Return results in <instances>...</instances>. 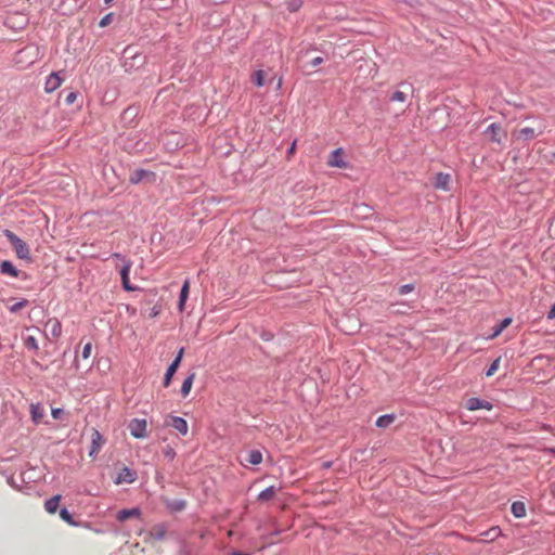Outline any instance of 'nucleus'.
<instances>
[{
	"label": "nucleus",
	"mask_w": 555,
	"mask_h": 555,
	"mask_svg": "<svg viewBox=\"0 0 555 555\" xmlns=\"http://www.w3.org/2000/svg\"><path fill=\"white\" fill-rule=\"evenodd\" d=\"M189 293H190V284H189V281L186 280L182 284V287H181L180 294H179L178 309L180 311L184 310L185 302L189 298Z\"/></svg>",
	"instance_id": "obj_17"
},
{
	"label": "nucleus",
	"mask_w": 555,
	"mask_h": 555,
	"mask_svg": "<svg viewBox=\"0 0 555 555\" xmlns=\"http://www.w3.org/2000/svg\"><path fill=\"white\" fill-rule=\"evenodd\" d=\"M183 354H184V348L181 347L179 349V351L177 352V354H176L175 359L172 360V362L168 365V367L166 370V373H165V376H164V380H163V386L165 388L169 387V385L171 384L172 377H173V375L176 374V372L178 371V369H179V366L181 364Z\"/></svg>",
	"instance_id": "obj_3"
},
{
	"label": "nucleus",
	"mask_w": 555,
	"mask_h": 555,
	"mask_svg": "<svg viewBox=\"0 0 555 555\" xmlns=\"http://www.w3.org/2000/svg\"><path fill=\"white\" fill-rule=\"evenodd\" d=\"M0 273L15 279L28 280L30 276L27 272L18 270L12 261L2 260L0 262Z\"/></svg>",
	"instance_id": "obj_4"
},
{
	"label": "nucleus",
	"mask_w": 555,
	"mask_h": 555,
	"mask_svg": "<svg viewBox=\"0 0 555 555\" xmlns=\"http://www.w3.org/2000/svg\"><path fill=\"white\" fill-rule=\"evenodd\" d=\"M166 425L175 428L182 436H185L189 430L188 422L181 416H170Z\"/></svg>",
	"instance_id": "obj_11"
},
{
	"label": "nucleus",
	"mask_w": 555,
	"mask_h": 555,
	"mask_svg": "<svg viewBox=\"0 0 555 555\" xmlns=\"http://www.w3.org/2000/svg\"><path fill=\"white\" fill-rule=\"evenodd\" d=\"M163 454L168 461H173V459L176 457V451L170 446H166L163 448Z\"/></svg>",
	"instance_id": "obj_39"
},
{
	"label": "nucleus",
	"mask_w": 555,
	"mask_h": 555,
	"mask_svg": "<svg viewBox=\"0 0 555 555\" xmlns=\"http://www.w3.org/2000/svg\"><path fill=\"white\" fill-rule=\"evenodd\" d=\"M29 304V301L25 298L21 299L20 301L15 302L14 305H12L9 310L10 312L12 313H16L18 312L20 310H22L24 307H26L27 305Z\"/></svg>",
	"instance_id": "obj_36"
},
{
	"label": "nucleus",
	"mask_w": 555,
	"mask_h": 555,
	"mask_svg": "<svg viewBox=\"0 0 555 555\" xmlns=\"http://www.w3.org/2000/svg\"><path fill=\"white\" fill-rule=\"evenodd\" d=\"M553 157L555 158V152L553 153Z\"/></svg>",
	"instance_id": "obj_59"
},
{
	"label": "nucleus",
	"mask_w": 555,
	"mask_h": 555,
	"mask_svg": "<svg viewBox=\"0 0 555 555\" xmlns=\"http://www.w3.org/2000/svg\"><path fill=\"white\" fill-rule=\"evenodd\" d=\"M323 61H324L323 57L317 56L311 60L310 64L312 67H317V66L321 65L323 63Z\"/></svg>",
	"instance_id": "obj_46"
},
{
	"label": "nucleus",
	"mask_w": 555,
	"mask_h": 555,
	"mask_svg": "<svg viewBox=\"0 0 555 555\" xmlns=\"http://www.w3.org/2000/svg\"><path fill=\"white\" fill-rule=\"evenodd\" d=\"M44 415V410L39 403L30 404V417L36 425L42 423Z\"/></svg>",
	"instance_id": "obj_15"
},
{
	"label": "nucleus",
	"mask_w": 555,
	"mask_h": 555,
	"mask_svg": "<svg viewBox=\"0 0 555 555\" xmlns=\"http://www.w3.org/2000/svg\"><path fill=\"white\" fill-rule=\"evenodd\" d=\"M485 134L489 135V140L493 143H496L498 145H502L503 139H505L507 135L506 131L499 122H492L489 125L485 130Z\"/></svg>",
	"instance_id": "obj_5"
},
{
	"label": "nucleus",
	"mask_w": 555,
	"mask_h": 555,
	"mask_svg": "<svg viewBox=\"0 0 555 555\" xmlns=\"http://www.w3.org/2000/svg\"><path fill=\"white\" fill-rule=\"evenodd\" d=\"M515 135L518 140L531 141L538 135V133H535L533 128L525 127L518 130Z\"/></svg>",
	"instance_id": "obj_20"
},
{
	"label": "nucleus",
	"mask_w": 555,
	"mask_h": 555,
	"mask_svg": "<svg viewBox=\"0 0 555 555\" xmlns=\"http://www.w3.org/2000/svg\"><path fill=\"white\" fill-rule=\"evenodd\" d=\"M159 314V308L158 307H153L152 310H151V313H150V317L151 318H155Z\"/></svg>",
	"instance_id": "obj_48"
},
{
	"label": "nucleus",
	"mask_w": 555,
	"mask_h": 555,
	"mask_svg": "<svg viewBox=\"0 0 555 555\" xmlns=\"http://www.w3.org/2000/svg\"><path fill=\"white\" fill-rule=\"evenodd\" d=\"M60 517L70 526L77 525V522L74 520L73 514L66 507H62L60 509Z\"/></svg>",
	"instance_id": "obj_30"
},
{
	"label": "nucleus",
	"mask_w": 555,
	"mask_h": 555,
	"mask_svg": "<svg viewBox=\"0 0 555 555\" xmlns=\"http://www.w3.org/2000/svg\"><path fill=\"white\" fill-rule=\"evenodd\" d=\"M64 95V103L66 105H72L75 103V101L77 100V96H78V92L76 91H68L66 92V90H63L61 93H60V98Z\"/></svg>",
	"instance_id": "obj_31"
},
{
	"label": "nucleus",
	"mask_w": 555,
	"mask_h": 555,
	"mask_svg": "<svg viewBox=\"0 0 555 555\" xmlns=\"http://www.w3.org/2000/svg\"><path fill=\"white\" fill-rule=\"evenodd\" d=\"M128 429L137 439L146 437V420L144 418H132L128 424Z\"/></svg>",
	"instance_id": "obj_6"
},
{
	"label": "nucleus",
	"mask_w": 555,
	"mask_h": 555,
	"mask_svg": "<svg viewBox=\"0 0 555 555\" xmlns=\"http://www.w3.org/2000/svg\"><path fill=\"white\" fill-rule=\"evenodd\" d=\"M91 350H92V345L91 343H88L83 346L82 348V352H81V357L82 359H88L91 354Z\"/></svg>",
	"instance_id": "obj_44"
},
{
	"label": "nucleus",
	"mask_w": 555,
	"mask_h": 555,
	"mask_svg": "<svg viewBox=\"0 0 555 555\" xmlns=\"http://www.w3.org/2000/svg\"><path fill=\"white\" fill-rule=\"evenodd\" d=\"M276 493V488L274 486H270L263 489L259 494L257 500L260 502H266L271 500Z\"/></svg>",
	"instance_id": "obj_27"
},
{
	"label": "nucleus",
	"mask_w": 555,
	"mask_h": 555,
	"mask_svg": "<svg viewBox=\"0 0 555 555\" xmlns=\"http://www.w3.org/2000/svg\"><path fill=\"white\" fill-rule=\"evenodd\" d=\"M406 93L404 91L397 90L395 91L390 96L389 101L391 102H405L406 101Z\"/></svg>",
	"instance_id": "obj_35"
},
{
	"label": "nucleus",
	"mask_w": 555,
	"mask_h": 555,
	"mask_svg": "<svg viewBox=\"0 0 555 555\" xmlns=\"http://www.w3.org/2000/svg\"><path fill=\"white\" fill-rule=\"evenodd\" d=\"M24 346L27 350L33 351L34 353L39 352V345L37 339L34 336H27L24 338Z\"/></svg>",
	"instance_id": "obj_28"
},
{
	"label": "nucleus",
	"mask_w": 555,
	"mask_h": 555,
	"mask_svg": "<svg viewBox=\"0 0 555 555\" xmlns=\"http://www.w3.org/2000/svg\"><path fill=\"white\" fill-rule=\"evenodd\" d=\"M142 515V511L140 507L135 506L132 508H124L117 512L116 519L118 521H126L130 518L140 519Z\"/></svg>",
	"instance_id": "obj_13"
},
{
	"label": "nucleus",
	"mask_w": 555,
	"mask_h": 555,
	"mask_svg": "<svg viewBox=\"0 0 555 555\" xmlns=\"http://www.w3.org/2000/svg\"><path fill=\"white\" fill-rule=\"evenodd\" d=\"M230 555H249L248 553H243L238 550H233Z\"/></svg>",
	"instance_id": "obj_50"
},
{
	"label": "nucleus",
	"mask_w": 555,
	"mask_h": 555,
	"mask_svg": "<svg viewBox=\"0 0 555 555\" xmlns=\"http://www.w3.org/2000/svg\"><path fill=\"white\" fill-rule=\"evenodd\" d=\"M511 512L516 518H522L526 516V505L521 501H515L512 503Z\"/></svg>",
	"instance_id": "obj_24"
},
{
	"label": "nucleus",
	"mask_w": 555,
	"mask_h": 555,
	"mask_svg": "<svg viewBox=\"0 0 555 555\" xmlns=\"http://www.w3.org/2000/svg\"><path fill=\"white\" fill-rule=\"evenodd\" d=\"M131 267H132V261L125 260V263L122 264V267L119 271L121 280L129 278Z\"/></svg>",
	"instance_id": "obj_34"
},
{
	"label": "nucleus",
	"mask_w": 555,
	"mask_h": 555,
	"mask_svg": "<svg viewBox=\"0 0 555 555\" xmlns=\"http://www.w3.org/2000/svg\"><path fill=\"white\" fill-rule=\"evenodd\" d=\"M124 57H125L124 66L127 69L139 68V67L143 66V64L145 63V56L142 55L141 53L134 51V49L130 46H128L124 50Z\"/></svg>",
	"instance_id": "obj_2"
},
{
	"label": "nucleus",
	"mask_w": 555,
	"mask_h": 555,
	"mask_svg": "<svg viewBox=\"0 0 555 555\" xmlns=\"http://www.w3.org/2000/svg\"><path fill=\"white\" fill-rule=\"evenodd\" d=\"M48 325H50L51 335L53 337H60L62 334V324L57 319L50 320Z\"/></svg>",
	"instance_id": "obj_29"
},
{
	"label": "nucleus",
	"mask_w": 555,
	"mask_h": 555,
	"mask_svg": "<svg viewBox=\"0 0 555 555\" xmlns=\"http://www.w3.org/2000/svg\"><path fill=\"white\" fill-rule=\"evenodd\" d=\"M331 465H332V462H325V463L323 464V467H324V468H330V467H331Z\"/></svg>",
	"instance_id": "obj_54"
},
{
	"label": "nucleus",
	"mask_w": 555,
	"mask_h": 555,
	"mask_svg": "<svg viewBox=\"0 0 555 555\" xmlns=\"http://www.w3.org/2000/svg\"><path fill=\"white\" fill-rule=\"evenodd\" d=\"M166 507L173 513H179L186 507V502L182 499L167 500Z\"/></svg>",
	"instance_id": "obj_19"
},
{
	"label": "nucleus",
	"mask_w": 555,
	"mask_h": 555,
	"mask_svg": "<svg viewBox=\"0 0 555 555\" xmlns=\"http://www.w3.org/2000/svg\"><path fill=\"white\" fill-rule=\"evenodd\" d=\"M155 178H156L155 172L140 168V169H135L130 172L129 182L131 184H138L144 180L154 182Z\"/></svg>",
	"instance_id": "obj_8"
},
{
	"label": "nucleus",
	"mask_w": 555,
	"mask_h": 555,
	"mask_svg": "<svg viewBox=\"0 0 555 555\" xmlns=\"http://www.w3.org/2000/svg\"><path fill=\"white\" fill-rule=\"evenodd\" d=\"M166 533H167V526L164 522L155 525L150 531L151 537L158 541L164 540L166 537Z\"/></svg>",
	"instance_id": "obj_18"
},
{
	"label": "nucleus",
	"mask_w": 555,
	"mask_h": 555,
	"mask_svg": "<svg viewBox=\"0 0 555 555\" xmlns=\"http://www.w3.org/2000/svg\"><path fill=\"white\" fill-rule=\"evenodd\" d=\"M295 150V143L292 144V146L288 149V153H293Z\"/></svg>",
	"instance_id": "obj_55"
},
{
	"label": "nucleus",
	"mask_w": 555,
	"mask_h": 555,
	"mask_svg": "<svg viewBox=\"0 0 555 555\" xmlns=\"http://www.w3.org/2000/svg\"><path fill=\"white\" fill-rule=\"evenodd\" d=\"M3 235L10 242L17 258L30 261L29 247L22 238H20L14 232L9 229L3 230Z\"/></svg>",
	"instance_id": "obj_1"
},
{
	"label": "nucleus",
	"mask_w": 555,
	"mask_h": 555,
	"mask_svg": "<svg viewBox=\"0 0 555 555\" xmlns=\"http://www.w3.org/2000/svg\"><path fill=\"white\" fill-rule=\"evenodd\" d=\"M274 337V334L271 332V331H268V330H262L260 332V338L264 341H270L272 340Z\"/></svg>",
	"instance_id": "obj_42"
},
{
	"label": "nucleus",
	"mask_w": 555,
	"mask_h": 555,
	"mask_svg": "<svg viewBox=\"0 0 555 555\" xmlns=\"http://www.w3.org/2000/svg\"><path fill=\"white\" fill-rule=\"evenodd\" d=\"M511 323V318H504L500 323L493 326L492 333L488 336V338L493 339L498 337Z\"/></svg>",
	"instance_id": "obj_21"
},
{
	"label": "nucleus",
	"mask_w": 555,
	"mask_h": 555,
	"mask_svg": "<svg viewBox=\"0 0 555 555\" xmlns=\"http://www.w3.org/2000/svg\"><path fill=\"white\" fill-rule=\"evenodd\" d=\"M137 479L138 473L134 469L129 468L128 466H122L121 469L116 475V477L114 478V483H133Z\"/></svg>",
	"instance_id": "obj_7"
},
{
	"label": "nucleus",
	"mask_w": 555,
	"mask_h": 555,
	"mask_svg": "<svg viewBox=\"0 0 555 555\" xmlns=\"http://www.w3.org/2000/svg\"><path fill=\"white\" fill-rule=\"evenodd\" d=\"M130 62L139 63V59L138 60H130Z\"/></svg>",
	"instance_id": "obj_57"
},
{
	"label": "nucleus",
	"mask_w": 555,
	"mask_h": 555,
	"mask_svg": "<svg viewBox=\"0 0 555 555\" xmlns=\"http://www.w3.org/2000/svg\"><path fill=\"white\" fill-rule=\"evenodd\" d=\"M245 461L251 465H259L262 462V453L259 450H250Z\"/></svg>",
	"instance_id": "obj_26"
},
{
	"label": "nucleus",
	"mask_w": 555,
	"mask_h": 555,
	"mask_svg": "<svg viewBox=\"0 0 555 555\" xmlns=\"http://www.w3.org/2000/svg\"><path fill=\"white\" fill-rule=\"evenodd\" d=\"M302 5V1L301 0H292L288 5H287V9L289 12H296L300 9V7Z\"/></svg>",
	"instance_id": "obj_40"
},
{
	"label": "nucleus",
	"mask_w": 555,
	"mask_h": 555,
	"mask_svg": "<svg viewBox=\"0 0 555 555\" xmlns=\"http://www.w3.org/2000/svg\"><path fill=\"white\" fill-rule=\"evenodd\" d=\"M280 532H281V530H274V531H272V532L269 534V537H276V535H279V534H280Z\"/></svg>",
	"instance_id": "obj_52"
},
{
	"label": "nucleus",
	"mask_w": 555,
	"mask_h": 555,
	"mask_svg": "<svg viewBox=\"0 0 555 555\" xmlns=\"http://www.w3.org/2000/svg\"><path fill=\"white\" fill-rule=\"evenodd\" d=\"M194 379L195 373H190L183 380L180 389V393L183 398H186L190 395Z\"/></svg>",
	"instance_id": "obj_23"
},
{
	"label": "nucleus",
	"mask_w": 555,
	"mask_h": 555,
	"mask_svg": "<svg viewBox=\"0 0 555 555\" xmlns=\"http://www.w3.org/2000/svg\"><path fill=\"white\" fill-rule=\"evenodd\" d=\"M112 0H104L105 3H109Z\"/></svg>",
	"instance_id": "obj_58"
},
{
	"label": "nucleus",
	"mask_w": 555,
	"mask_h": 555,
	"mask_svg": "<svg viewBox=\"0 0 555 555\" xmlns=\"http://www.w3.org/2000/svg\"><path fill=\"white\" fill-rule=\"evenodd\" d=\"M465 408L468 411H477L480 409L490 411L493 409V404L488 400L477 398V397H470L466 400Z\"/></svg>",
	"instance_id": "obj_9"
},
{
	"label": "nucleus",
	"mask_w": 555,
	"mask_h": 555,
	"mask_svg": "<svg viewBox=\"0 0 555 555\" xmlns=\"http://www.w3.org/2000/svg\"><path fill=\"white\" fill-rule=\"evenodd\" d=\"M501 535H503L501 528L499 526H493L490 529L485 530L480 533V541L492 542Z\"/></svg>",
	"instance_id": "obj_14"
},
{
	"label": "nucleus",
	"mask_w": 555,
	"mask_h": 555,
	"mask_svg": "<svg viewBox=\"0 0 555 555\" xmlns=\"http://www.w3.org/2000/svg\"><path fill=\"white\" fill-rule=\"evenodd\" d=\"M253 82L257 87H262L264 85V72L261 69H258L253 75Z\"/></svg>",
	"instance_id": "obj_32"
},
{
	"label": "nucleus",
	"mask_w": 555,
	"mask_h": 555,
	"mask_svg": "<svg viewBox=\"0 0 555 555\" xmlns=\"http://www.w3.org/2000/svg\"><path fill=\"white\" fill-rule=\"evenodd\" d=\"M415 289V285L413 283L400 285L397 291L399 295H406Z\"/></svg>",
	"instance_id": "obj_38"
},
{
	"label": "nucleus",
	"mask_w": 555,
	"mask_h": 555,
	"mask_svg": "<svg viewBox=\"0 0 555 555\" xmlns=\"http://www.w3.org/2000/svg\"><path fill=\"white\" fill-rule=\"evenodd\" d=\"M449 181V176L448 175H443L441 172H439L437 175V182H436V186L437 188H442V189H447V183Z\"/></svg>",
	"instance_id": "obj_37"
},
{
	"label": "nucleus",
	"mask_w": 555,
	"mask_h": 555,
	"mask_svg": "<svg viewBox=\"0 0 555 555\" xmlns=\"http://www.w3.org/2000/svg\"><path fill=\"white\" fill-rule=\"evenodd\" d=\"M102 443H103L102 435L96 429H94L93 434H92V438H91V448L89 450V455L93 456L94 454H96L99 452Z\"/></svg>",
	"instance_id": "obj_16"
},
{
	"label": "nucleus",
	"mask_w": 555,
	"mask_h": 555,
	"mask_svg": "<svg viewBox=\"0 0 555 555\" xmlns=\"http://www.w3.org/2000/svg\"><path fill=\"white\" fill-rule=\"evenodd\" d=\"M61 499H62L61 494H55V495L51 496L50 499H48L44 502L46 511L49 514H54L57 511Z\"/></svg>",
	"instance_id": "obj_22"
},
{
	"label": "nucleus",
	"mask_w": 555,
	"mask_h": 555,
	"mask_svg": "<svg viewBox=\"0 0 555 555\" xmlns=\"http://www.w3.org/2000/svg\"><path fill=\"white\" fill-rule=\"evenodd\" d=\"M121 285H122V288L126 291V292H133V291H137L138 287L132 285L130 283V279H124L121 280Z\"/></svg>",
	"instance_id": "obj_41"
},
{
	"label": "nucleus",
	"mask_w": 555,
	"mask_h": 555,
	"mask_svg": "<svg viewBox=\"0 0 555 555\" xmlns=\"http://www.w3.org/2000/svg\"><path fill=\"white\" fill-rule=\"evenodd\" d=\"M547 319H555V302L552 305L551 309L547 312Z\"/></svg>",
	"instance_id": "obj_47"
},
{
	"label": "nucleus",
	"mask_w": 555,
	"mask_h": 555,
	"mask_svg": "<svg viewBox=\"0 0 555 555\" xmlns=\"http://www.w3.org/2000/svg\"><path fill=\"white\" fill-rule=\"evenodd\" d=\"M400 86L404 87V88H408V89H412V85H410L408 82H404V81L400 82Z\"/></svg>",
	"instance_id": "obj_51"
},
{
	"label": "nucleus",
	"mask_w": 555,
	"mask_h": 555,
	"mask_svg": "<svg viewBox=\"0 0 555 555\" xmlns=\"http://www.w3.org/2000/svg\"><path fill=\"white\" fill-rule=\"evenodd\" d=\"M112 18H113V13H108V14L104 15V16L101 18L100 23H99L100 27H105V26H107L108 24H111Z\"/></svg>",
	"instance_id": "obj_43"
},
{
	"label": "nucleus",
	"mask_w": 555,
	"mask_h": 555,
	"mask_svg": "<svg viewBox=\"0 0 555 555\" xmlns=\"http://www.w3.org/2000/svg\"><path fill=\"white\" fill-rule=\"evenodd\" d=\"M327 164H328L331 167H336V168H347L348 164H347V162H345V160H344V152H343V150H341L340 147H339V149L334 150V151L330 154V157H328Z\"/></svg>",
	"instance_id": "obj_12"
},
{
	"label": "nucleus",
	"mask_w": 555,
	"mask_h": 555,
	"mask_svg": "<svg viewBox=\"0 0 555 555\" xmlns=\"http://www.w3.org/2000/svg\"><path fill=\"white\" fill-rule=\"evenodd\" d=\"M9 483H10L12 487H17V486L15 485V481L13 480V478H11V479L9 480Z\"/></svg>",
	"instance_id": "obj_56"
},
{
	"label": "nucleus",
	"mask_w": 555,
	"mask_h": 555,
	"mask_svg": "<svg viewBox=\"0 0 555 555\" xmlns=\"http://www.w3.org/2000/svg\"><path fill=\"white\" fill-rule=\"evenodd\" d=\"M112 257H114V258H116V259H121L124 262H125V260H127V259H126L124 256H121V254H119V253H114V254L112 255Z\"/></svg>",
	"instance_id": "obj_49"
},
{
	"label": "nucleus",
	"mask_w": 555,
	"mask_h": 555,
	"mask_svg": "<svg viewBox=\"0 0 555 555\" xmlns=\"http://www.w3.org/2000/svg\"><path fill=\"white\" fill-rule=\"evenodd\" d=\"M64 413H65V412H64V410H63V409H61V408H53V409L51 410V414H52V417H53L54 420H61V418H62V416L64 415Z\"/></svg>",
	"instance_id": "obj_45"
},
{
	"label": "nucleus",
	"mask_w": 555,
	"mask_h": 555,
	"mask_svg": "<svg viewBox=\"0 0 555 555\" xmlns=\"http://www.w3.org/2000/svg\"><path fill=\"white\" fill-rule=\"evenodd\" d=\"M396 420V415L395 414H384V415H380L376 422H375V425L379 428H386L388 427L389 425H391Z\"/></svg>",
	"instance_id": "obj_25"
},
{
	"label": "nucleus",
	"mask_w": 555,
	"mask_h": 555,
	"mask_svg": "<svg viewBox=\"0 0 555 555\" xmlns=\"http://www.w3.org/2000/svg\"><path fill=\"white\" fill-rule=\"evenodd\" d=\"M132 111H133V108H132V107H128V108H126V109L124 111V115H127V114L131 113Z\"/></svg>",
	"instance_id": "obj_53"
},
{
	"label": "nucleus",
	"mask_w": 555,
	"mask_h": 555,
	"mask_svg": "<svg viewBox=\"0 0 555 555\" xmlns=\"http://www.w3.org/2000/svg\"><path fill=\"white\" fill-rule=\"evenodd\" d=\"M64 74V72H53L51 73L47 79H46V83H44V91L47 93H51L53 91H55L62 83L63 81V77L62 75Z\"/></svg>",
	"instance_id": "obj_10"
},
{
	"label": "nucleus",
	"mask_w": 555,
	"mask_h": 555,
	"mask_svg": "<svg viewBox=\"0 0 555 555\" xmlns=\"http://www.w3.org/2000/svg\"><path fill=\"white\" fill-rule=\"evenodd\" d=\"M501 362V357H498L493 360V362L489 365V367L486 370V376L490 377L492 376L499 369Z\"/></svg>",
	"instance_id": "obj_33"
}]
</instances>
